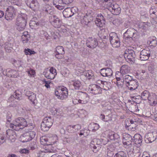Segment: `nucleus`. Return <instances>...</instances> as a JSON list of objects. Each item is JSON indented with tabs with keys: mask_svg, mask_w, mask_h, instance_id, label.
<instances>
[{
	"mask_svg": "<svg viewBox=\"0 0 157 157\" xmlns=\"http://www.w3.org/2000/svg\"><path fill=\"white\" fill-rule=\"evenodd\" d=\"M27 123V121L25 119L22 117H19L13 121V123L10 124V127L13 130L19 131L25 127H26Z\"/></svg>",
	"mask_w": 157,
	"mask_h": 157,
	"instance_id": "1",
	"label": "nucleus"
},
{
	"mask_svg": "<svg viewBox=\"0 0 157 157\" xmlns=\"http://www.w3.org/2000/svg\"><path fill=\"white\" fill-rule=\"evenodd\" d=\"M27 19V15L24 13L19 14L16 21L17 29L19 31H23L25 29Z\"/></svg>",
	"mask_w": 157,
	"mask_h": 157,
	"instance_id": "2",
	"label": "nucleus"
},
{
	"mask_svg": "<svg viewBox=\"0 0 157 157\" xmlns=\"http://www.w3.org/2000/svg\"><path fill=\"white\" fill-rule=\"evenodd\" d=\"M53 119L51 117H46L44 118L41 125V130L44 131H48L52 126Z\"/></svg>",
	"mask_w": 157,
	"mask_h": 157,
	"instance_id": "3",
	"label": "nucleus"
},
{
	"mask_svg": "<svg viewBox=\"0 0 157 157\" xmlns=\"http://www.w3.org/2000/svg\"><path fill=\"white\" fill-rule=\"evenodd\" d=\"M17 12V9L12 6H9L6 9L5 18L7 21H11L14 18Z\"/></svg>",
	"mask_w": 157,
	"mask_h": 157,
	"instance_id": "4",
	"label": "nucleus"
},
{
	"mask_svg": "<svg viewBox=\"0 0 157 157\" xmlns=\"http://www.w3.org/2000/svg\"><path fill=\"white\" fill-rule=\"evenodd\" d=\"M55 95L58 98L63 100L66 99L68 96V90L66 87L59 88L58 90L55 91Z\"/></svg>",
	"mask_w": 157,
	"mask_h": 157,
	"instance_id": "5",
	"label": "nucleus"
},
{
	"mask_svg": "<svg viewBox=\"0 0 157 157\" xmlns=\"http://www.w3.org/2000/svg\"><path fill=\"white\" fill-rule=\"evenodd\" d=\"M102 144L100 139L94 138L90 142V147L94 152L96 153L101 149Z\"/></svg>",
	"mask_w": 157,
	"mask_h": 157,
	"instance_id": "6",
	"label": "nucleus"
},
{
	"mask_svg": "<svg viewBox=\"0 0 157 157\" xmlns=\"http://www.w3.org/2000/svg\"><path fill=\"white\" fill-rule=\"evenodd\" d=\"M109 36V41L112 46L114 48L120 46V40L117 34L115 33H110Z\"/></svg>",
	"mask_w": 157,
	"mask_h": 157,
	"instance_id": "7",
	"label": "nucleus"
},
{
	"mask_svg": "<svg viewBox=\"0 0 157 157\" xmlns=\"http://www.w3.org/2000/svg\"><path fill=\"white\" fill-rule=\"evenodd\" d=\"M73 0H53V5L59 10H61L65 7L66 4L71 3Z\"/></svg>",
	"mask_w": 157,
	"mask_h": 157,
	"instance_id": "8",
	"label": "nucleus"
},
{
	"mask_svg": "<svg viewBox=\"0 0 157 157\" xmlns=\"http://www.w3.org/2000/svg\"><path fill=\"white\" fill-rule=\"evenodd\" d=\"M124 56L127 62L129 63L133 62L135 56L134 52L130 48H127L124 51Z\"/></svg>",
	"mask_w": 157,
	"mask_h": 157,
	"instance_id": "9",
	"label": "nucleus"
},
{
	"mask_svg": "<svg viewBox=\"0 0 157 157\" xmlns=\"http://www.w3.org/2000/svg\"><path fill=\"white\" fill-rule=\"evenodd\" d=\"M135 32V29L133 28H130L123 35L125 41L128 43H130L132 40L133 33Z\"/></svg>",
	"mask_w": 157,
	"mask_h": 157,
	"instance_id": "10",
	"label": "nucleus"
},
{
	"mask_svg": "<svg viewBox=\"0 0 157 157\" xmlns=\"http://www.w3.org/2000/svg\"><path fill=\"white\" fill-rule=\"evenodd\" d=\"M43 73L45 77L50 79L54 78L57 74L56 70L52 67L49 70L45 69Z\"/></svg>",
	"mask_w": 157,
	"mask_h": 157,
	"instance_id": "11",
	"label": "nucleus"
},
{
	"mask_svg": "<svg viewBox=\"0 0 157 157\" xmlns=\"http://www.w3.org/2000/svg\"><path fill=\"white\" fill-rule=\"evenodd\" d=\"M98 44L97 39L93 37H89L86 40V45L90 48L93 49L96 48Z\"/></svg>",
	"mask_w": 157,
	"mask_h": 157,
	"instance_id": "12",
	"label": "nucleus"
},
{
	"mask_svg": "<svg viewBox=\"0 0 157 157\" xmlns=\"http://www.w3.org/2000/svg\"><path fill=\"white\" fill-rule=\"evenodd\" d=\"M157 138L156 132H151L147 133L144 137V140L147 143H151L155 141Z\"/></svg>",
	"mask_w": 157,
	"mask_h": 157,
	"instance_id": "13",
	"label": "nucleus"
},
{
	"mask_svg": "<svg viewBox=\"0 0 157 157\" xmlns=\"http://www.w3.org/2000/svg\"><path fill=\"white\" fill-rule=\"evenodd\" d=\"M50 22L54 27L59 28L61 24V21L56 15H53L50 16L49 19Z\"/></svg>",
	"mask_w": 157,
	"mask_h": 157,
	"instance_id": "14",
	"label": "nucleus"
},
{
	"mask_svg": "<svg viewBox=\"0 0 157 157\" xmlns=\"http://www.w3.org/2000/svg\"><path fill=\"white\" fill-rule=\"evenodd\" d=\"M78 10V8L76 7H73L71 8H66L63 10V13L64 16L66 17H71Z\"/></svg>",
	"mask_w": 157,
	"mask_h": 157,
	"instance_id": "15",
	"label": "nucleus"
},
{
	"mask_svg": "<svg viewBox=\"0 0 157 157\" xmlns=\"http://www.w3.org/2000/svg\"><path fill=\"white\" fill-rule=\"evenodd\" d=\"M25 3L33 11L37 10L39 8V3L36 0H27Z\"/></svg>",
	"mask_w": 157,
	"mask_h": 157,
	"instance_id": "16",
	"label": "nucleus"
},
{
	"mask_svg": "<svg viewBox=\"0 0 157 157\" xmlns=\"http://www.w3.org/2000/svg\"><path fill=\"white\" fill-rule=\"evenodd\" d=\"M151 53L150 49L148 48L143 50L140 52V59L142 61L148 60L150 56Z\"/></svg>",
	"mask_w": 157,
	"mask_h": 157,
	"instance_id": "17",
	"label": "nucleus"
},
{
	"mask_svg": "<svg viewBox=\"0 0 157 157\" xmlns=\"http://www.w3.org/2000/svg\"><path fill=\"white\" fill-rule=\"evenodd\" d=\"M89 90L91 93L95 95L101 93L102 91L101 89L100 86L95 84L90 85Z\"/></svg>",
	"mask_w": 157,
	"mask_h": 157,
	"instance_id": "18",
	"label": "nucleus"
},
{
	"mask_svg": "<svg viewBox=\"0 0 157 157\" xmlns=\"http://www.w3.org/2000/svg\"><path fill=\"white\" fill-rule=\"evenodd\" d=\"M96 25L99 27H102L105 24V21L104 17L101 14H99L97 16L95 21Z\"/></svg>",
	"mask_w": 157,
	"mask_h": 157,
	"instance_id": "19",
	"label": "nucleus"
},
{
	"mask_svg": "<svg viewBox=\"0 0 157 157\" xmlns=\"http://www.w3.org/2000/svg\"><path fill=\"white\" fill-rule=\"evenodd\" d=\"M101 74L103 77L109 78L112 77L113 75V71L112 70L109 68H105L100 70Z\"/></svg>",
	"mask_w": 157,
	"mask_h": 157,
	"instance_id": "20",
	"label": "nucleus"
},
{
	"mask_svg": "<svg viewBox=\"0 0 157 157\" xmlns=\"http://www.w3.org/2000/svg\"><path fill=\"white\" fill-rule=\"evenodd\" d=\"M126 85L128 87V90L131 91H133L136 89L139 86L138 83L136 79L132 80L130 82Z\"/></svg>",
	"mask_w": 157,
	"mask_h": 157,
	"instance_id": "21",
	"label": "nucleus"
},
{
	"mask_svg": "<svg viewBox=\"0 0 157 157\" xmlns=\"http://www.w3.org/2000/svg\"><path fill=\"white\" fill-rule=\"evenodd\" d=\"M34 125L33 124L29 123L27 124L26 127V129H27L28 130V131L26 132L29 134V136L31 138V140L33 138L35 137L36 134L35 131H30L34 128Z\"/></svg>",
	"mask_w": 157,
	"mask_h": 157,
	"instance_id": "22",
	"label": "nucleus"
},
{
	"mask_svg": "<svg viewBox=\"0 0 157 157\" xmlns=\"http://www.w3.org/2000/svg\"><path fill=\"white\" fill-rule=\"evenodd\" d=\"M80 99H79V101L80 102V104H86L89 101V97L86 93L81 92L80 93Z\"/></svg>",
	"mask_w": 157,
	"mask_h": 157,
	"instance_id": "23",
	"label": "nucleus"
},
{
	"mask_svg": "<svg viewBox=\"0 0 157 157\" xmlns=\"http://www.w3.org/2000/svg\"><path fill=\"white\" fill-rule=\"evenodd\" d=\"M147 100L149 104L152 106L155 105L157 103V97L156 95L153 93H151Z\"/></svg>",
	"mask_w": 157,
	"mask_h": 157,
	"instance_id": "24",
	"label": "nucleus"
},
{
	"mask_svg": "<svg viewBox=\"0 0 157 157\" xmlns=\"http://www.w3.org/2000/svg\"><path fill=\"white\" fill-rule=\"evenodd\" d=\"M21 94L19 90H16L13 94V95L11 96L8 99L9 102H12L14 101V99H16L20 100L21 98Z\"/></svg>",
	"mask_w": 157,
	"mask_h": 157,
	"instance_id": "25",
	"label": "nucleus"
},
{
	"mask_svg": "<svg viewBox=\"0 0 157 157\" xmlns=\"http://www.w3.org/2000/svg\"><path fill=\"white\" fill-rule=\"evenodd\" d=\"M108 138L111 140H115L119 138V135L112 131H108L107 132Z\"/></svg>",
	"mask_w": 157,
	"mask_h": 157,
	"instance_id": "26",
	"label": "nucleus"
},
{
	"mask_svg": "<svg viewBox=\"0 0 157 157\" xmlns=\"http://www.w3.org/2000/svg\"><path fill=\"white\" fill-rule=\"evenodd\" d=\"M7 137L12 141H13L15 140L16 137V135L15 132L10 129L7 130L6 131Z\"/></svg>",
	"mask_w": 157,
	"mask_h": 157,
	"instance_id": "27",
	"label": "nucleus"
},
{
	"mask_svg": "<svg viewBox=\"0 0 157 157\" xmlns=\"http://www.w3.org/2000/svg\"><path fill=\"white\" fill-rule=\"evenodd\" d=\"M130 70V68L128 65H124L121 67L120 73L121 75H124L128 73Z\"/></svg>",
	"mask_w": 157,
	"mask_h": 157,
	"instance_id": "28",
	"label": "nucleus"
},
{
	"mask_svg": "<svg viewBox=\"0 0 157 157\" xmlns=\"http://www.w3.org/2000/svg\"><path fill=\"white\" fill-rule=\"evenodd\" d=\"M71 83L75 90H79L82 88V84L81 82L78 80L71 81Z\"/></svg>",
	"mask_w": 157,
	"mask_h": 157,
	"instance_id": "29",
	"label": "nucleus"
},
{
	"mask_svg": "<svg viewBox=\"0 0 157 157\" xmlns=\"http://www.w3.org/2000/svg\"><path fill=\"white\" fill-rule=\"evenodd\" d=\"M20 140L22 142L24 143L31 140V138L29 136V134L26 132L21 136Z\"/></svg>",
	"mask_w": 157,
	"mask_h": 157,
	"instance_id": "30",
	"label": "nucleus"
},
{
	"mask_svg": "<svg viewBox=\"0 0 157 157\" xmlns=\"http://www.w3.org/2000/svg\"><path fill=\"white\" fill-rule=\"evenodd\" d=\"M83 75L88 79H93L94 78V72L91 70L85 71L84 72Z\"/></svg>",
	"mask_w": 157,
	"mask_h": 157,
	"instance_id": "31",
	"label": "nucleus"
},
{
	"mask_svg": "<svg viewBox=\"0 0 157 157\" xmlns=\"http://www.w3.org/2000/svg\"><path fill=\"white\" fill-rule=\"evenodd\" d=\"M7 76L10 77L16 78L19 75L18 73L16 70L8 69Z\"/></svg>",
	"mask_w": 157,
	"mask_h": 157,
	"instance_id": "32",
	"label": "nucleus"
},
{
	"mask_svg": "<svg viewBox=\"0 0 157 157\" xmlns=\"http://www.w3.org/2000/svg\"><path fill=\"white\" fill-rule=\"evenodd\" d=\"M133 138L134 141L136 144H140L142 142V137L140 134H136L133 137Z\"/></svg>",
	"mask_w": 157,
	"mask_h": 157,
	"instance_id": "33",
	"label": "nucleus"
},
{
	"mask_svg": "<svg viewBox=\"0 0 157 157\" xmlns=\"http://www.w3.org/2000/svg\"><path fill=\"white\" fill-rule=\"evenodd\" d=\"M147 43L151 46L155 47L157 44L156 38L154 36L150 38L148 41Z\"/></svg>",
	"mask_w": 157,
	"mask_h": 157,
	"instance_id": "34",
	"label": "nucleus"
},
{
	"mask_svg": "<svg viewBox=\"0 0 157 157\" xmlns=\"http://www.w3.org/2000/svg\"><path fill=\"white\" fill-rule=\"evenodd\" d=\"M150 94L147 90L144 91L141 94V97L142 99L144 100L147 99Z\"/></svg>",
	"mask_w": 157,
	"mask_h": 157,
	"instance_id": "35",
	"label": "nucleus"
},
{
	"mask_svg": "<svg viewBox=\"0 0 157 157\" xmlns=\"http://www.w3.org/2000/svg\"><path fill=\"white\" fill-rule=\"evenodd\" d=\"M4 47L6 52H10L11 51L12 45L11 43L6 42L4 44Z\"/></svg>",
	"mask_w": 157,
	"mask_h": 157,
	"instance_id": "36",
	"label": "nucleus"
},
{
	"mask_svg": "<svg viewBox=\"0 0 157 157\" xmlns=\"http://www.w3.org/2000/svg\"><path fill=\"white\" fill-rule=\"evenodd\" d=\"M68 128L69 129H71L70 132L71 133H72L73 132H74L76 130H78L80 129L81 128V126L79 124H77L73 126L70 125L68 126Z\"/></svg>",
	"mask_w": 157,
	"mask_h": 157,
	"instance_id": "37",
	"label": "nucleus"
},
{
	"mask_svg": "<svg viewBox=\"0 0 157 157\" xmlns=\"http://www.w3.org/2000/svg\"><path fill=\"white\" fill-rule=\"evenodd\" d=\"M123 78V81L125 82L126 84L132 81V80H134L131 76L128 75H125Z\"/></svg>",
	"mask_w": 157,
	"mask_h": 157,
	"instance_id": "38",
	"label": "nucleus"
},
{
	"mask_svg": "<svg viewBox=\"0 0 157 157\" xmlns=\"http://www.w3.org/2000/svg\"><path fill=\"white\" fill-rule=\"evenodd\" d=\"M56 52L58 53V54L60 53V54H65V51L64 48L61 46H58L56 48Z\"/></svg>",
	"mask_w": 157,
	"mask_h": 157,
	"instance_id": "39",
	"label": "nucleus"
},
{
	"mask_svg": "<svg viewBox=\"0 0 157 157\" xmlns=\"http://www.w3.org/2000/svg\"><path fill=\"white\" fill-rule=\"evenodd\" d=\"M10 1L14 5L19 6H21L22 4L21 0H10Z\"/></svg>",
	"mask_w": 157,
	"mask_h": 157,
	"instance_id": "40",
	"label": "nucleus"
},
{
	"mask_svg": "<svg viewBox=\"0 0 157 157\" xmlns=\"http://www.w3.org/2000/svg\"><path fill=\"white\" fill-rule=\"evenodd\" d=\"M114 157H126V154L123 151H120L116 154Z\"/></svg>",
	"mask_w": 157,
	"mask_h": 157,
	"instance_id": "41",
	"label": "nucleus"
},
{
	"mask_svg": "<svg viewBox=\"0 0 157 157\" xmlns=\"http://www.w3.org/2000/svg\"><path fill=\"white\" fill-rule=\"evenodd\" d=\"M90 126L91 127L92 130L93 131H95L97 130L99 127L98 124L97 123H93L90 124Z\"/></svg>",
	"mask_w": 157,
	"mask_h": 157,
	"instance_id": "42",
	"label": "nucleus"
},
{
	"mask_svg": "<svg viewBox=\"0 0 157 157\" xmlns=\"http://www.w3.org/2000/svg\"><path fill=\"white\" fill-rule=\"evenodd\" d=\"M107 7L108 8V9L111 11L112 10H114V9H116L118 8L119 7L118 6L117 4H112V3H111V5H108V6Z\"/></svg>",
	"mask_w": 157,
	"mask_h": 157,
	"instance_id": "43",
	"label": "nucleus"
},
{
	"mask_svg": "<svg viewBox=\"0 0 157 157\" xmlns=\"http://www.w3.org/2000/svg\"><path fill=\"white\" fill-rule=\"evenodd\" d=\"M24 52L25 54L26 55H31L32 54H34L36 53L34 51H33L29 48L25 49L24 50Z\"/></svg>",
	"mask_w": 157,
	"mask_h": 157,
	"instance_id": "44",
	"label": "nucleus"
},
{
	"mask_svg": "<svg viewBox=\"0 0 157 157\" xmlns=\"http://www.w3.org/2000/svg\"><path fill=\"white\" fill-rule=\"evenodd\" d=\"M121 8L119 7L110 11L113 14L115 15H118L121 12Z\"/></svg>",
	"mask_w": 157,
	"mask_h": 157,
	"instance_id": "45",
	"label": "nucleus"
},
{
	"mask_svg": "<svg viewBox=\"0 0 157 157\" xmlns=\"http://www.w3.org/2000/svg\"><path fill=\"white\" fill-rule=\"evenodd\" d=\"M48 141V139L45 136L42 137L40 138V142L41 144L46 145Z\"/></svg>",
	"mask_w": 157,
	"mask_h": 157,
	"instance_id": "46",
	"label": "nucleus"
},
{
	"mask_svg": "<svg viewBox=\"0 0 157 157\" xmlns=\"http://www.w3.org/2000/svg\"><path fill=\"white\" fill-rule=\"evenodd\" d=\"M123 76L122 75H121L119 71L117 72L116 73V76L117 82L121 81V79L123 78Z\"/></svg>",
	"mask_w": 157,
	"mask_h": 157,
	"instance_id": "47",
	"label": "nucleus"
},
{
	"mask_svg": "<svg viewBox=\"0 0 157 157\" xmlns=\"http://www.w3.org/2000/svg\"><path fill=\"white\" fill-rule=\"evenodd\" d=\"M27 72L29 76L34 77L35 74V72L34 70L30 68L29 71H27Z\"/></svg>",
	"mask_w": 157,
	"mask_h": 157,
	"instance_id": "48",
	"label": "nucleus"
},
{
	"mask_svg": "<svg viewBox=\"0 0 157 157\" xmlns=\"http://www.w3.org/2000/svg\"><path fill=\"white\" fill-rule=\"evenodd\" d=\"M123 143L124 145H126L130 147L131 146L132 142L131 140L130 141H127V140L125 139L124 138V139L123 140Z\"/></svg>",
	"mask_w": 157,
	"mask_h": 157,
	"instance_id": "49",
	"label": "nucleus"
},
{
	"mask_svg": "<svg viewBox=\"0 0 157 157\" xmlns=\"http://www.w3.org/2000/svg\"><path fill=\"white\" fill-rule=\"evenodd\" d=\"M100 1L102 2L103 3L106 4L107 7L108 5H111V3H112L113 0H99Z\"/></svg>",
	"mask_w": 157,
	"mask_h": 157,
	"instance_id": "50",
	"label": "nucleus"
},
{
	"mask_svg": "<svg viewBox=\"0 0 157 157\" xmlns=\"http://www.w3.org/2000/svg\"><path fill=\"white\" fill-rule=\"evenodd\" d=\"M114 144H111L107 146V150L112 151H113L115 149L116 147H114Z\"/></svg>",
	"mask_w": 157,
	"mask_h": 157,
	"instance_id": "51",
	"label": "nucleus"
},
{
	"mask_svg": "<svg viewBox=\"0 0 157 157\" xmlns=\"http://www.w3.org/2000/svg\"><path fill=\"white\" fill-rule=\"evenodd\" d=\"M32 94L28 98L32 102H33L36 99V94L34 93H31Z\"/></svg>",
	"mask_w": 157,
	"mask_h": 157,
	"instance_id": "52",
	"label": "nucleus"
},
{
	"mask_svg": "<svg viewBox=\"0 0 157 157\" xmlns=\"http://www.w3.org/2000/svg\"><path fill=\"white\" fill-rule=\"evenodd\" d=\"M147 26V25L145 22H141L138 25V27L139 28L143 29L146 28Z\"/></svg>",
	"mask_w": 157,
	"mask_h": 157,
	"instance_id": "53",
	"label": "nucleus"
},
{
	"mask_svg": "<svg viewBox=\"0 0 157 157\" xmlns=\"http://www.w3.org/2000/svg\"><path fill=\"white\" fill-rule=\"evenodd\" d=\"M14 63L17 62L18 65V67H23L24 66L25 63L22 61H18L17 62L16 60L14 61Z\"/></svg>",
	"mask_w": 157,
	"mask_h": 157,
	"instance_id": "54",
	"label": "nucleus"
},
{
	"mask_svg": "<svg viewBox=\"0 0 157 157\" xmlns=\"http://www.w3.org/2000/svg\"><path fill=\"white\" fill-rule=\"evenodd\" d=\"M20 152L22 154H28L29 153V151L26 148L21 149H20Z\"/></svg>",
	"mask_w": 157,
	"mask_h": 157,
	"instance_id": "55",
	"label": "nucleus"
},
{
	"mask_svg": "<svg viewBox=\"0 0 157 157\" xmlns=\"http://www.w3.org/2000/svg\"><path fill=\"white\" fill-rule=\"evenodd\" d=\"M63 54H58V53L56 52L55 56L56 58L59 59H61L63 58Z\"/></svg>",
	"mask_w": 157,
	"mask_h": 157,
	"instance_id": "56",
	"label": "nucleus"
},
{
	"mask_svg": "<svg viewBox=\"0 0 157 157\" xmlns=\"http://www.w3.org/2000/svg\"><path fill=\"white\" fill-rule=\"evenodd\" d=\"M139 36V33L137 31L135 30V32H134V33H133L132 40H135L138 38Z\"/></svg>",
	"mask_w": 157,
	"mask_h": 157,
	"instance_id": "57",
	"label": "nucleus"
},
{
	"mask_svg": "<svg viewBox=\"0 0 157 157\" xmlns=\"http://www.w3.org/2000/svg\"><path fill=\"white\" fill-rule=\"evenodd\" d=\"M114 155L113 151L107 150V156L106 157H112Z\"/></svg>",
	"mask_w": 157,
	"mask_h": 157,
	"instance_id": "58",
	"label": "nucleus"
},
{
	"mask_svg": "<svg viewBox=\"0 0 157 157\" xmlns=\"http://www.w3.org/2000/svg\"><path fill=\"white\" fill-rule=\"evenodd\" d=\"M124 81H123H123L117 82V86L119 88H122L124 84Z\"/></svg>",
	"mask_w": 157,
	"mask_h": 157,
	"instance_id": "59",
	"label": "nucleus"
},
{
	"mask_svg": "<svg viewBox=\"0 0 157 157\" xmlns=\"http://www.w3.org/2000/svg\"><path fill=\"white\" fill-rule=\"evenodd\" d=\"M21 40L23 43H27L29 40V38L25 37L24 36H22Z\"/></svg>",
	"mask_w": 157,
	"mask_h": 157,
	"instance_id": "60",
	"label": "nucleus"
},
{
	"mask_svg": "<svg viewBox=\"0 0 157 157\" xmlns=\"http://www.w3.org/2000/svg\"><path fill=\"white\" fill-rule=\"evenodd\" d=\"M44 83H45V86L47 88H50V85L51 84H52V82L50 81H44Z\"/></svg>",
	"mask_w": 157,
	"mask_h": 157,
	"instance_id": "61",
	"label": "nucleus"
},
{
	"mask_svg": "<svg viewBox=\"0 0 157 157\" xmlns=\"http://www.w3.org/2000/svg\"><path fill=\"white\" fill-rule=\"evenodd\" d=\"M113 24L115 25H118L121 23L120 20L119 19H115L113 21Z\"/></svg>",
	"mask_w": 157,
	"mask_h": 157,
	"instance_id": "62",
	"label": "nucleus"
},
{
	"mask_svg": "<svg viewBox=\"0 0 157 157\" xmlns=\"http://www.w3.org/2000/svg\"><path fill=\"white\" fill-rule=\"evenodd\" d=\"M6 141V138L2 135L0 136V144L4 143Z\"/></svg>",
	"mask_w": 157,
	"mask_h": 157,
	"instance_id": "63",
	"label": "nucleus"
},
{
	"mask_svg": "<svg viewBox=\"0 0 157 157\" xmlns=\"http://www.w3.org/2000/svg\"><path fill=\"white\" fill-rule=\"evenodd\" d=\"M111 118L109 115L105 117L104 121L105 122H108L109 121H111Z\"/></svg>",
	"mask_w": 157,
	"mask_h": 157,
	"instance_id": "64",
	"label": "nucleus"
}]
</instances>
